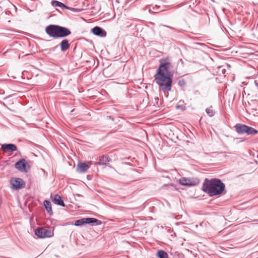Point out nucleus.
Returning <instances> with one entry per match:
<instances>
[{"instance_id":"nucleus-1","label":"nucleus","mask_w":258,"mask_h":258,"mask_svg":"<svg viewBox=\"0 0 258 258\" xmlns=\"http://www.w3.org/2000/svg\"><path fill=\"white\" fill-rule=\"evenodd\" d=\"M225 189V184L218 178H206L203 183L202 190L211 197L223 194Z\"/></svg>"},{"instance_id":"nucleus-2","label":"nucleus","mask_w":258,"mask_h":258,"mask_svg":"<svg viewBox=\"0 0 258 258\" xmlns=\"http://www.w3.org/2000/svg\"><path fill=\"white\" fill-rule=\"evenodd\" d=\"M45 31L49 36L55 39L65 38L71 34V31L69 28L54 24L47 26Z\"/></svg>"},{"instance_id":"nucleus-3","label":"nucleus","mask_w":258,"mask_h":258,"mask_svg":"<svg viewBox=\"0 0 258 258\" xmlns=\"http://www.w3.org/2000/svg\"><path fill=\"white\" fill-rule=\"evenodd\" d=\"M172 76L156 73L154 75V80L162 91L168 92L171 90L172 83Z\"/></svg>"},{"instance_id":"nucleus-4","label":"nucleus","mask_w":258,"mask_h":258,"mask_svg":"<svg viewBox=\"0 0 258 258\" xmlns=\"http://www.w3.org/2000/svg\"><path fill=\"white\" fill-rule=\"evenodd\" d=\"M171 62L168 58H162L159 60V66L156 70V73L173 76V72L170 71Z\"/></svg>"},{"instance_id":"nucleus-5","label":"nucleus","mask_w":258,"mask_h":258,"mask_svg":"<svg viewBox=\"0 0 258 258\" xmlns=\"http://www.w3.org/2000/svg\"><path fill=\"white\" fill-rule=\"evenodd\" d=\"M35 235L41 238L51 237L53 235V232L51 230L45 228H38L35 230Z\"/></svg>"},{"instance_id":"nucleus-6","label":"nucleus","mask_w":258,"mask_h":258,"mask_svg":"<svg viewBox=\"0 0 258 258\" xmlns=\"http://www.w3.org/2000/svg\"><path fill=\"white\" fill-rule=\"evenodd\" d=\"M200 183V180L195 177H182L179 179V183L182 185L188 186H195Z\"/></svg>"},{"instance_id":"nucleus-7","label":"nucleus","mask_w":258,"mask_h":258,"mask_svg":"<svg viewBox=\"0 0 258 258\" xmlns=\"http://www.w3.org/2000/svg\"><path fill=\"white\" fill-rule=\"evenodd\" d=\"M10 182L12 188L15 190L21 189L25 186V182L20 178H12Z\"/></svg>"},{"instance_id":"nucleus-8","label":"nucleus","mask_w":258,"mask_h":258,"mask_svg":"<svg viewBox=\"0 0 258 258\" xmlns=\"http://www.w3.org/2000/svg\"><path fill=\"white\" fill-rule=\"evenodd\" d=\"M92 165V161H89L86 164L85 163L79 162L77 167V171L79 173H85Z\"/></svg>"},{"instance_id":"nucleus-9","label":"nucleus","mask_w":258,"mask_h":258,"mask_svg":"<svg viewBox=\"0 0 258 258\" xmlns=\"http://www.w3.org/2000/svg\"><path fill=\"white\" fill-rule=\"evenodd\" d=\"M27 163L24 159H21L15 164V167L18 170L22 172H27L26 165Z\"/></svg>"},{"instance_id":"nucleus-10","label":"nucleus","mask_w":258,"mask_h":258,"mask_svg":"<svg viewBox=\"0 0 258 258\" xmlns=\"http://www.w3.org/2000/svg\"><path fill=\"white\" fill-rule=\"evenodd\" d=\"M1 148L5 152H12L17 150V146L13 144H2Z\"/></svg>"},{"instance_id":"nucleus-11","label":"nucleus","mask_w":258,"mask_h":258,"mask_svg":"<svg viewBox=\"0 0 258 258\" xmlns=\"http://www.w3.org/2000/svg\"><path fill=\"white\" fill-rule=\"evenodd\" d=\"M93 34L102 37H104L106 36V32L101 28L96 26L94 27L92 30Z\"/></svg>"},{"instance_id":"nucleus-12","label":"nucleus","mask_w":258,"mask_h":258,"mask_svg":"<svg viewBox=\"0 0 258 258\" xmlns=\"http://www.w3.org/2000/svg\"><path fill=\"white\" fill-rule=\"evenodd\" d=\"M236 132L239 135L245 134L246 125L237 123L234 126Z\"/></svg>"},{"instance_id":"nucleus-13","label":"nucleus","mask_w":258,"mask_h":258,"mask_svg":"<svg viewBox=\"0 0 258 258\" xmlns=\"http://www.w3.org/2000/svg\"><path fill=\"white\" fill-rule=\"evenodd\" d=\"M53 203L57 205L60 206L61 207H65V204L63 201L62 200L61 197L58 194L54 195L53 198L52 200Z\"/></svg>"},{"instance_id":"nucleus-14","label":"nucleus","mask_w":258,"mask_h":258,"mask_svg":"<svg viewBox=\"0 0 258 258\" xmlns=\"http://www.w3.org/2000/svg\"><path fill=\"white\" fill-rule=\"evenodd\" d=\"M111 160L110 158L107 156H102L99 157V161L96 163L99 165H106L108 162Z\"/></svg>"},{"instance_id":"nucleus-15","label":"nucleus","mask_w":258,"mask_h":258,"mask_svg":"<svg viewBox=\"0 0 258 258\" xmlns=\"http://www.w3.org/2000/svg\"><path fill=\"white\" fill-rule=\"evenodd\" d=\"M51 4L52 6L54 7H59L61 8L62 9H68V10L73 9V8H71L68 7L67 6L65 5L62 3L57 1H55V0L52 1L51 2Z\"/></svg>"},{"instance_id":"nucleus-16","label":"nucleus","mask_w":258,"mask_h":258,"mask_svg":"<svg viewBox=\"0 0 258 258\" xmlns=\"http://www.w3.org/2000/svg\"><path fill=\"white\" fill-rule=\"evenodd\" d=\"M85 224H91L93 225L95 224L96 225H99L101 224V222L98 219L94 218H85Z\"/></svg>"},{"instance_id":"nucleus-17","label":"nucleus","mask_w":258,"mask_h":258,"mask_svg":"<svg viewBox=\"0 0 258 258\" xmlns=\"http://www.w3.org/2000/svg\"><path fill=\"white\" fill-rule=\"evenodd\" d=\"M70 44L67 39H63L60 43V50L62 52H64L69 49Z\"/></svg>"},{"instance_id":"nucleus-18","label":"nucleus","mask_w":258,"mask_h":258,"mask_svg":"<svg viewBox=\"0 0 258 258\" xmlns=\"http://www.w3.org/2000/svg\"><path fill=\"white\" fill-rule=\"evenodd\" d=\"M45 208L50 215H52L53 214L51 205L50 201L45 200L43 202Z\"/></svg>"},{"instance_id":"nucleus-19","label":"nucleus","mask_w":258,"mask_h":258,"mask_svg":"<svg viewBox=\"0 0 258 258\" xmlns=\"http://www.w3.org/2000/svg\"><path fill=\"white\" fill-rule=\"evenodd\" d=\"M257 133L258 131L254 128L246 125L245 134H246L247 135H254L256 134Z\"/></svg>"},{"instance_id":"nucleus-20","label":"nucleus","mask_w":258,"mask_h":258,"mask_svg":"<svg viewBox=\"0 0 258 258\" xmlns=\"http://www.w3.org/2000/svg\"><path fill=\"white\" fill-rule=\"evenodd\" d=\"M158 258H168V255L167 252L163 250H159L157 253Z\"/></svg>"},{"instance_id":"nucleus-21","label":"nucleus","mask_w":258,"mask_h":258,"mask_svg":"<svg viewBox=\"0 0 258 258\" xmlns=\"http://www.w3.org/2000/svg\"><path fill=\"white\" fill-rule=\"evenodd\" d=\"M84 224H85V218L76 220L74 223L75 226L80 227L82 226Z\"/></svg>"},{"instance_id":"nucleus-22","label":"nucleus","mask_w":258,"mask_h":258,"mask_svg":"<svg viewBox=\"0 0 258 258\" xmlns=\"http://www.w3.org/2000/svg\"><path fill=\"white\" fill-rule=\"evenodd\" d=\"M206 112L210 117H213L215 115V111L213 109L212 106L209 108H206Z\"/></svg>"},{"instance_id":"nucleus-23","label":"nucleus","mask_w":258,"mask_h":258,"mask_svg":"<svg viewBox=\"0 0 258 258\" xmlns=\"http://www.w3.org/2000/svg\"><path fill=\"white\" fill-rule=\"evenodd\" d=\"M225 66H221V67H220L219 68V71H221L222 73V74H223V75H224V74H225V72H226V70H225Z\"/></svg>"},{"instance_id":"nucleus-24","label":"nucleus","mask_w":258,"mask_h":258,"mask_svg":"<svg viewBox=\"0 0 258 258\" xmlns=\"http://www.w3.org/2000/svg\"><path fill=\"white\" fill-rule=\"evenodd\" d=\"M178 84L180 86H183L185 85V82L184 80H179L178 82Z\"/></svg>"},{"instance_id":"nucleus-25","label":"nucleus","mask_w":258,"mask_h":258,"mask_svg":"<svg viewBox=\"0 0 258 258\" xmlns=\"http://www.w3.org/2000/svg\"><path fill=\"white\" fill-rule=\"evenodd\" d=\"M162 26H164V27H168L171 29H174V28L172 27H170V26H167V25H162Z\"/></svg>"},{"instance_id":"nucleus-26","label":"nucleus","mask_w":258,"mask_h":258,"mask_svg":"<svg viewBox=\"0 0 258 258\" xmlns=\"http://www.w3.org/2000/svg\"><path fill=\"white\" fill-rule=\"evenodd\" d=\"M226 67H230V65H229V64H227V65H226Z\"/></svg>"},{"instance_id":"nucleus-27","label":"nucleus","mask_w":258,"mask_h":258,"mask_svg":"<svg viewBox=\"0 0 258 258\" xmlns=\"http://www.w3.org/2000/svg\"><path fill=\"white\" fill-rule=\"evenodd\" d=\"M109 118H110V119H112V120H113V118H112L111 116H109Z\"/></svg>"},{"instance_id":"nucleus-28","label":"nucleus","mask_w":258,"mask_h":258,"mask_svg":"<svg viewBox=\"0 0 258 258\" xmlns=\"http://www.w3.org/2000/svg\"><path fill=\"white\" fill-rule=\"evenodd\" d=\"M155 99H156V100H158V98L157 97V98H155Z\"/></svg>"},{"instance_id":"nucleus-29","label":"nucleus","mask_w":258,"mask_h":258,"mask_svg":"<svg viewBox=\"0 0 258 258\" xmlns=\"http://www.w3.org/2000/svg\"><path fill=\"white\" fill-rule=\"evenodd\" d=\"M118 1H119V0H117V2H118Z\"/></svg>"}]
</instances>
